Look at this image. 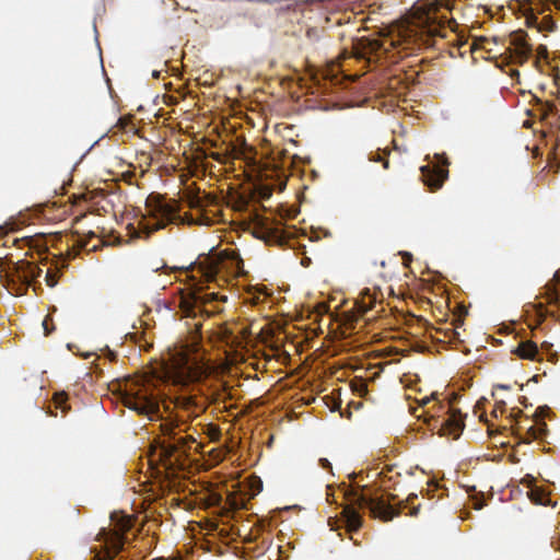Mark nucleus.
Segmentation results:
<instances>
[{
    "instance_id": "f257e3e1",
    "label": "nucleus",
    "mask_w": 560,
    "mask_h": 560,
    "mask_svg": "<svg viewBox=\"0 0 560 560\" xmlns=\"http://www.w3.org/2000/svg\"><path fill=\"white\" fill-rule=\"evenodd\" d=\"M226 259L211 255L190 268L188 273L192 282L180 299V307L186 316L195 317L198 313L213 316L223 311L221 303L226 301V296L215 292H203L201 284L203 281H215L219 273L226 268Z\"/></svg>"
},
{
    "instance_id": "f03ea898",
    "label": "nucleus",
    "mask_w": 560,
    "mask_h": 560,
    "mask_svg": "<svg viewBox=\"0 0 560 560\" xmlns=\"http://www.w3.org/2000/svg\"><path fill=\"white\" fill-rule=\"evenodd\" d=\"M124 405L149 420H162L159 399L151 384L143 377L128 381L122 394Z\"/></svg>"
},
{
    "instance_id": "7ed1b4c3",
    "label": "nucleus",
    "mask_w": 560,
    "mask_h": 560,
    "mask_svg": "<svg viewBox=\"0 0 560 560\" xmlns=\"http://www.w3.org/2000/svg\"><path fill=\"white\" fill-rule=\"evenodd\" d=\"M203 375L205 368L184 349L170 354L168 362L164 365V377L175 385L197 382Z\"/></svg>"
},
{
    "instance_id": "20e7f679",
    "label": "nucleus",
    "mask_w": 560,
    "mask_h": 560,
    "mask_svg": "<svg viewBox=\"0 0 560 560\" xmlns=\"http://www.w3.org/2000/svg\"><path fill=\"white\" fill-rule=\"evenodd\" d=\"M148 215L141 222L145 234L164 228L177 220V206L175 201H166L158 196H150L145 205Z\"/></svg>"
},
{
    "instance_id": "39448f33",
    "label": "nucleus",
    "mask_w": 560,
    "mask_h": 560,
    "mask_svg": "<svg viewBox=\"0 0 560 560\" xmlns=\"http://www.w3.org/2000/svg\"><path fill=\"white\" fill-rule=\"evenodd\" d=\"M447 22V16L441 14L436 5L431 4L428 8H418L412 24L431 36L442 35L441 28Z\"/></svg>"
},
{
    "instance_id": "423d86ee",
    "label": "nucleus",
    "mask_w": 560,
    "mask_h": 560,
    "mask_svg": "<svg viewBox=\"0 0 560 560\" xmlns=\"http://www.w3.org/2000/svg\"><path fill=\"white\" fill-rule=\"evenodd\" d=\"M39 272L40 269L36 266L22 261L15 267V275H8V278H10L7 284L9 292L15 295H23L24 291Z\"/></svg>"
},
{
    "instance_id": "0eeeda50",
    "label": "nucleus",
    "mask_w": 560,
    "mask_h": 560,
    "mask_svg": "<svg viewBox=\"0 0 560 560\" xmlns=\"http://www.w3.org/2000/svg\"><path fill=\"white\" fill-rule=\"evenodd\" d=\"M96 539L101 542V550L95 549L96 560L112 559L121 550L124 545L121 535L116 532H108L105 528L101 530Z\"/></svg>"
},
{
    "instance_id": "6e6552de",
    "label": "nucleus",
    "mask_w": 560,
    "mask_h": 560,
    "mask_svg": "<svg viewBox=\"0 0 560 560\" xmlns=\"http://www.w3.org/2000/svg\"><path fill=\"white\" fill-rule=\"evenodd\" d=\"M436 162L421 166L423 182L432 189H438L447 176L446 161L436 155Z\"/></svg>"
},
{
    "instance_id": "1a4fd4ad",
    "label": "nucleus",
    "mask_w": 560,
    "mask_h": 560,
    "mask_svg": "<svg viewBox=\"0 0 560 560\" xmlns=\"http://www.w3.org/2000/svg\"><path fill=\"white\" fill-rule=\"evenodd\" d=\"M191 436L180 438L174 444H163L161 446V457L165 460L166 465L173 466L179 464L187 455L188 443H194Z\"/></svg>"
},
{
    "instance_id": "9d476101",
    "label": "nucleus",
    "mask_w": 560,
    "mask_h": 560,
    "mask_svg": "<svg viewBox=\"0 0 560 560\" xmlns=\"http://www.w3.org/2000/svg\"><path fill=\"white\" fill-rule=\"evenodd\" d=\"M357 502H358L360 508L369 506L371 509L372 513L376 517L382 518L383 521H390V520H393L398 514L393 509L392 505H387L383 501L368 500L363 495H358L357 497Z\"/></svg>"
},
{
    "instance_id": "9b49d317",
    "label": "nucleus",
    "mask_w": 560,
    "mask_h": 560,
    "mask_svg": "<svg viewBox=\"0 0 560 560\" xmlns=\"http://www.w3.org/2000/svg\"><path fill=\"white\" fill-rule=\"evenodd\" d=\"M464 429L463 416L459 411H452L446 420L441 423V435L457 439Z\"/></svg>"
},
{
    "instance_id": "f8f14e48",
    "label": "nucleus",
    "mask_w": 560,
    "mask_h": 560,
    "mask_svg": "<svg viewBox=\"0 0 560 560\" xmlns=\"http://www.w3.org/2000/svg\"><path fill=\"white\" fill-rule=\"evenodd\" d=\"M342 513H343V516L346 518L348 526L351 529H357L360 527L361 517H360V514L358 513V511L353 506H350V505L346 506L343 509Z\"/></svg>"
},
{
    "instance_id": "ddd939ff",
    "label": "nucleus",
    "mask_w": 560,
    "mask_h": 560,
    "mask_svg": "<svg viewBox=\"0 0 560 560\" xmlns=\"http://www.w3.org/2000/svg\"><path fill=\"white\" fill-rule=\"evenodd\" d=\"M376 299L372 295L370 289H364L361 292L359 300L357 301V305L362 313H366L375 303Z\"/></svg>"
},
{
    "instance_id": "4468645a",
    "label": "nucleus",
    "mask_w": 560,
    "mask_h": 560,
    "mask_svg": "<svg viewBox=\"0 0 560 560\" xmlns=\"http://www.w3.org/2000/svg\"><path fill=\"white\" fill-rule=\"evenodd\" d=\"M516 353L522 359L533 360L537 353V347L535 343L526 341L518 346Z\"/></svg>"
},
{
    "instance_id": "2eb2a0df",
    "label": "nucleus",
    "mask_w": 560,
    "mask_h": 560,
    "mask_svg": "<svg viewBox=\"0 0 560 560\" xmlns=\"http://www.w3.org/2000/svg\"><path fill=\"white\" fill-rule=\"evenodd\" d=\"M368 48L371 52L377 51L380 49H387L386 45L395 46V42L390 38L380 39H368Z\"/></svg>"
},
{
    "instance_id": "dca6fc26",
    "label": "nucleus",
    "mask_w": 560,
    "mask_h": 560,
    "mask_svg": "<svg viewBox=\"0 0 560 560\" xmlns=\"http://www.w3.org/2000/svg\"><path fill=\"white\" fill-rule=\"evenodd\" d=\"M160 427L164 435H175L174 430L177 425L173 421L166 420L162 422Z\"/></svg>"
},
{
    "instance_id": "f3484780",
    "label": "nucleus",
    "mask_w": 560,
    "mask_h": 560,
    "mask_svg": "<svg viewBox=\"0 0 560 560\" xmlns=\"http://www.w3.org/2000/svg\"><path fill=\"white\" fill-rule=\"evenodd\" d=\"M54 400L58 408L66 410L65 402L67 400V395L65 393L55 394Z\"/></svg>"
},
{
    "instance_id": "a211bd4d",
    "label": "nucleus",
    "mask_w": 560,
    "mask_h": 560,
    "mask_svg": "<svg viewBox=\"0 0 560 560\" xmlns=\"http://www.w3.org/2000/svg\"><path fill=\"white\" fill-rule=\"evenodd\" d=\"M435 399V394H431V396L417 397L416 401L419 404V407H425L432 400Z\"/></svg>"
},
{
    "instance_id": "6ab92c4d",
    "label": "nucleus",
    "mask_w": 560,
    "mask_h": 560,
    "mask_svg": "<svg viewBox=\"0 0 560 560\" xmlns=\"http://www.w3.org/2000/svg\"><path fill=\"white\" fill-rule=\"evenodd\" d=\"M45 279H46L47 285H49L51 288L55 287L57 284V282H58L57 277H56L55 273L47 272Z\"/></svg>"
},
{
    "instance_id": "aec40b11",
    "label": "nucleus",
    "mask_w": 560,
    "mask_h": 560,
    "mask_svg": "<svg viewBox=\"0 0 560 560\" xmlns=\"http://www.w3.org/2000/svg\"><path fill=\"white\" fill-rule=\"evenodd\" d=\"M440 409V406L438 404H434L431 408L423 411V415H417L418 418L423 417L424 415H430L431 417H434L438 410Z\"/></svg>"
},
{
    "instance_id": "412c9836",
    "label": "nucleus",
    "mask_w": 560,
    "mask_h": 560,
    "mask_svg": "<svg viewBox=\"0 0 560 560\" xmlns=\"http://www.w3.org/2000/svg\"><path fill=\"white\" fill-rule=\"evenodd\" d=\"M210 430H211V431H210V436H211V439H212V440H214V439H219V436H220V430H219L218 428H215V427H212Z\"/></svg>"
},
{
    "instance_id": "4be33fe9",
    "label": "nucleus",
    "mask_w": 560,
    "mask_h": 560,
    "mask_svg": "<svg viewBox=\"0 0 560 560\" xmlns=\"http://www.w3.org/2000/svg\"><path fill=\"white\" fill-rule=\"evenodd\" d=\"M319 464L322 466V468L326 469V468H330V463L328 459L326 458H320L319 459Z\"/></svg>"
},
{
    "instance_id": "5701e85b",
    "label": "nucleus",
    "mask_w": 560,
    "mask_h": 560,
    "mask_svg": "<svg viewBox=\"0 0 560 560\" xmlns=\"http://www.w3.org/2000/svg\"><path fill=\"white\" fill-rule=\"evenodd\" d=\"M371 160L378 161V160H381V155L377 153V154H375V156H372Z\"/></svg>"
},
{
    "instance_id": "b1692460",
    "label": "nucleus",
    "mask_w": 560,
    "mask_h": 560,
    "mask_svg": "<svg viewBox=\"0 0 560 560\" xmlns=\"http://www.w3.org/2000/svg\"><path fill=\"white\" fill-rule=\"evenodd\" d=\"M43 326H44V329L46 330V334H48V330H47V322H46V320H44V322H43Z\"/></svg>"
},
{
    "instance_id": "393cba45",
    "label": "nucleus",
    "mask_w": 560,
    "mask_h": 560,
    "mask_svg": "<svg viewBox=\"0 0 560 560\" xmlns=\"http://www.w3.org/2000/svg\"><path fill=\"white\" fill-rule=\"evenodd\" d=\"M355 57H357V58H361V57H362V54H361V52H355Z\"/></svg>"
},
{
    "instance_id": "a878e982",
    "label": "nucleus",
    "mask_w": 560,
    "mask_h": 560,
    "mask_svg": "<svg viewBox=\"0 0 560 560\" xmlns=\"http://www.w3.org/2000/svg\"><path fill=\"white\" fill-rule=\"evenodd\" d=\"M384 167H385V168H387V167H388V162H387V161H385V163H384Z\"/></svg>"
}]
</instances>
